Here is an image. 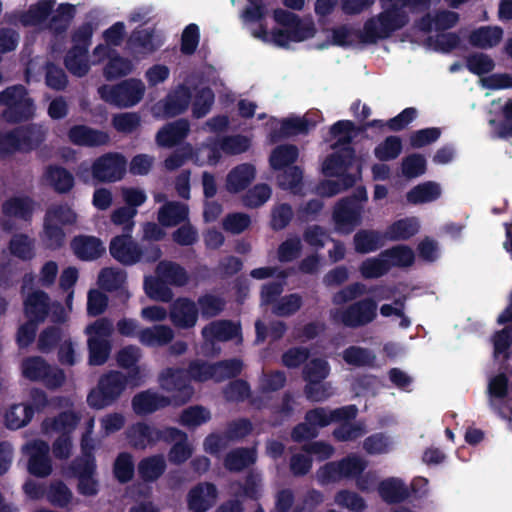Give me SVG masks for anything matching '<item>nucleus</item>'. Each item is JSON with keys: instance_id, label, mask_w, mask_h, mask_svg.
I'll list each match as a JSON object with an SVG mask.
<instances>
[{"instance_id": "obj_9", "label": "nucleus", "mask_w": 512, "mask_h": 512, "mask_svg": "<svg viewBox=\"0 0 512 512\" xmlns=\"http://www.w3.org/2000/svg\"><path fill=\"white\" fill-rule=\"evenodd\" d=\"M164 43L155 28L136 27L129 35L126 46L135 57L146 58L159 50Z\"/></svg>"}, {"instance_id": "obj_12", "label": "nucleus", "mask_w": 512, "mask_h": 512, "mask_svg": "<svg viewBox=\"0 0 512 512\" xmlns=\"http://www.w3.org/2000/svg\"><path fill=\"white\" fill-rule=\"evenodd\" d=\"M109 252L124 266H132L140 262V245L133 240L132 234L113 237L109 244Z\"/></svg>"}, {"instance_id": "obj_31", "label": "nucleus", "mask_w": 512, "mask_h": 512, "mask_svg": "<svg viewBox=\"0 0 512 512\" xmlns=\"http://www.w3.org/2000/svg\"><path fill=\"white\" fill-rule=\"evenodd\" d=\"M53 7L54 0H40L31 5L26 11L20 12L18 21L24 27L40 25L51 15Z\"/></svg>"}, {"instance_id": "obj_46", "label": "nucleus", "mask_w": 512, "mask_h": 512, "mask_svg": "<svg viewBox=\"0 0 512 512\" xmlns=\"http://www.w3.org/2000/svg\"><path fill=\"white\" fill-rule=\"evenodd\" d=\"M34 409L25 403L13 404L5 413V424L8 429L17 430L30 423Z\"/></svg>"}, {"instance_id": "obj_25", "label": "nucleus", "mask_w": 512, "mask_h": 512, "mask_svg": "<svg viewBox=\"0 0 512 512\" xmlns=\"http://www.w3.org/2000/svg\"><path fill=\"white\" fill-rule=\"evenodd\" d=\"M377 491L381 499L387 504L402 503L410 496V491L403 480L395 477L380 481Z\"/></svg>"}, {"instance_id": "obj_38", "label": "nucleus", "mask_w": 512, "mask_h": 512, "mask_svg": "<svg viewBox=\"0 0 512 512\" xmlns=\"http://www.w3.org/2000/svg\"><path fill=\"white\" fill-rule=\"evenodd\" d=\"M361 178V167L358 166L357 175H343L338 180L325 179L317 186V193L323 197H332L342 191L353 187L358 179Z\"/></svg>"}, {"instance_id": "obj_48", "label": "nucleus", "mask_w": 512, "mask_h": 512, "mask_svg": "<svg viewBox=\"0 0 512 512\" xmlns=\"http://www.w3.org/2000/svg\"><path fill=\"white\" fill-rule=\"evenodd\" d=\"M75 15L76 7L73 4L61 3L49 21V28L56 35H61L67 31Z\"/></svg>"}, {"instance_id": "obj_43", "label": "nucleus", "mask_w": 512, "mask_h": 512, "mask_svg": "<svg viewBox=\"0 0 512 512\" xmlns=\"http://www.w3.org/2000/svg\"><path fill=\"white\" fill-rule=\"evenodd\" d=\"M44 220L54 225L73 226L77 222L76 212L66 203L50 205L44 215Z\"/></svg>"}, {"instance_id": "obj_55", "label": "nucleus", "mask_w": 512, "mask_h": 512, "mask_svg": "<svg viewBox=\"0 0 512 512\" xmlns=\"http://www.w3.org/2000/svg\"><path fill=\"white\" fill-rule=\"evenodd\" d=\"M144 290L147 296L156 301L168 303L173 298V291L163 278L146 277L144 280Z\"/></svg>"}, {"instance_id": "obj_13", "label": "nucleus", "mask_w": 512, "mask_h": 512, "mask_svg": "<svg viewBox=\"0 0 512 512\" xmlns=\"http://www.w3.org/2000/svg\"><path fill=\"white\" fill-rule=\"evenodd\" d=\"M356 158L353 147H342L329 154L322 164V173L326 177L342 178L343 175H353L348 172Z\"/></svg>"}, {"instance_id": "obj_53", "label": "nucleus", "mask_w": 512, "mask_h": 512, "mask_svg": "<svg viewBox=\"0 0 512 512\" xmlns=\"http://www.w3.org/2000/svg\"><path fill=\"white\" fill-rule=\"evenodd\" d=\"M342 358L348 365L355 367L372 366L376 360V356L368 348L360 346H349L342 352Z\"/></svg>"}, {"instance_id": "obj_20", "label": "nucleus", "mask_w": 512, "mask_h": 512, "mask_svg": "<svg viewBox=\"0 0 512 512\" xmlns=\"http://www.w3.org/2000/svg\"><path fill=\"white\" fill-rule=\"evenodd\" d=\"M125 434L129 445L136 450H145L156 445V427L145 422L130 425Z\"/></svg>"}, {"instance_id": "obj_64", "label": "nucleus", "mask_w": 512, "mask_h": 512, "mask_svg": "<svg viewBox=\"0 0 512 512\" xmlns=\"http://www.w3.org/2000/svg\"><path fill=\"white\" fill-rule=\"evenodd\" d=\"M214 380L222 382L226 379L235 378L241 374L243 362L238 358L221 360L213 363Z\"/></svg>"}, {"instance_id": "obj_10", "label": "nucleus", "mask_w": 512, "mask_h": 512, "mask_svg": "<svg viewBox=\"0 0 512 512\" xmlns=\"http://www.w3.org/2000/svg\"><path fill=\"white\" fill-rule=\"evenodd\" d=\"M363 205H355L347 199H339L332 212L335 228L342 234L352 233L363 222Z\"/></svg>"}, {"instance_id": "obj_27", "label": "nucleus", "mask_w": 512, "mask_h": 512, "mask_svg": "<svg viewBox=\"0 0 512 512\" xmlns=\"http://www.w3.org/2000/svg\"><path fill=\"white\" fill-rule=\"evenodd\" d=\"M385 232L374 229H360L353 236L354 249L359 254H368L382 248L385 244Z\"/></svg>"}, {"instance_id": "obj_41", "label": "nucleus", "mask_w": 512, "mask_h": 512, "mask_svg": "<svg viewBox=\"0 0 512 512\" xmlns=\"http://www.w3.org/2000/svg\"><path fill=\"white\" fill-rule=\"evenodd\" d=\"M79 421L80 417L77 413L72 410H66L53 418L45 419L43 426L46 430L50 429L60 434L67 433L70 435L77 427Z\"/></svg>"}, {"instance_id": "obj_57", "label": "nucleus", "mask_w": 512, "mask_h": 512, "mask_svg": "<svg viewBox=\"0 0 512 512\" xmlns=\"http://www.w3.org/2000/svg\"><path fill=\"white\" fill-rule=\"evenodd\" d=\"M330 374V365L323 358H313L305 364L302 377L306 383L324 381Z\"/></svg>"}, {"instance_id": "obj_6", "label": "nucleus", "mask_w": 512, "mask_h": 512, "mask_svg": "<svg viewBox=\"0 0 512 512\" xmlns=\"http://www.w3.org/2000/svg\"><path fill=\"white\" fill-rule=\"evenodd\" d=\"M376 317L377 302L372 298H364L337 311L333 319L345 327L356 329L370 324Z\"/></svg>"}, {"instance_id": "obj_30", "label": "nucleus", "mask_w": 512, "mask_h": 512, "mask_svg": "<svg viewBox=\"0 0 512 512\" xmlns=\"http://www.w3.org/2000/svg\"><path fill=\"white\" fill-rule=\"evenodd\" d=\"M420 230V223L416 217H405L390 224L385 232L389 241H405L415 236Z\"/></svg>"}, {"instance_id": "obj_14", "label": "nucleus", "mask_w": 512, "mask_h": 512, "mask_svg": "<svg viewBox=\"0 0 512 512\" xmlns=\"http://www.w3.org/2000/svg\"><path fill=\"white\" fill-rule=\"evenodd\" d=\"M197 304L188 297L177 298L170 307L169 317L173 325L180 329L193 328L198 320Z\"/></svg>"}, {"instance_id": "obj_50", "label": "nucleus", "mask_w": 512, "mask_h": 512, "mask_svg": "<svg viewBox=\"0 0 512 512\" xmlns=\"http://www.w3.org/2000/svg\"><path fill=\"white\" fill-rule=\"evenodd\" d=\"M211 420V412L202 405L189 406L182 410L179 416V424L194 429Z\"/></svg>"}, {"instance_id": "obj_4", "label": "nucleus", "mask_w": 512, "mask_h": 512, "mask_svg": "<svg viewBox=\"0 0 512 512\" xmlns=\"http://www.w3.org/2000/svg\"><path fill=\"white\" fill-rule=\"evenodd\" d=\"M145 93V85L140 79L129 78L115 85L103 84L98 94L106 103L118 108H129L138 104Z\"/></svg>"}, {"instance_id": "obj_17", "label": "nucleus", "mask_w": 512, "mask_h": 512, "mask_svg": "<svg viewBox=\"0 0 512 512\" xmlns=\"http://www.w3.org/2000/svg\"><path fill=\"white\" fill-rule=\"evenodd\" d=\"M68 139L72 144L83 147L103 146L110 140L106 132L84 124L72 126L68 131Z\"/></svg>"}, {"instance_id": "obj_63", "label": "nucleus", "mask_w": 512, "mask_h": 512, "mask_svg": "<svg viewBox=\"0 0 512 512\" xmlns=\"http://www.w3.org/2000/svg\"><path fill=\"white\" fill-rule=\"evenodd\" d=\"M359 272L364 279H377L389 272V265L380 254L378 257L367 258L361 262Z\"/></svg>"}, {"instance_id": "obj_11", "label": "nucleus", "mask_w": 512, "mask_h": 512, "mask_svg": "<svg viewBox=\"0 0 512 512\" xmlns=\"http://www.w3.org/2000/svg\"><path fill=\"white\" fill-rule=\"evenodd\" d=\"M23 450L29 456L27 470L31 475L38 478H46L52 473L53 467L49 455L50 447L47 442L33 440L27 443Z\"/></svg>"}, {"instance_id": "obj_8", "label": "nucleus", "mask_w": 512, "mask_h": 512, "mask_svg": "<svg viewBox=\"0 0 512 512\" xmlns=\"http://www.w3.org/2000/svg\"><path fill=\"white\" fill-rule=\"evenodd\" d=\"M126 165L127 161L122 154L109 152L94 160L91 173L97 182L113 183L124 177Z\"/></svg>"}, {"instance_id": "obj_39", "label": "nucleus", "mask_w": 512, "mask_h": 512, "mask_svg": "<svg viewBox=\"0 0 512 512\" xmlns=\"http://www.w3.org/2000/svg\"><path fill=\"white\" fill-rule=\"evenodd\" d=\"M45 175L53 189L59 194H66L74 187L73 174L62 166H48Z\"/></svg>"}, {"instance_id": "obj_23", "label": "nucleus", "mask_w": 512, "mask_h": 512, "mask_svg": "<svg viewBox=\"0 0 512 512\" xmlns=\"http://www.w3.org/2000/svg\"><path fill=\"white\" fill-rule=\"evenodd\" d=\"M256 176L255 166L250 163H242L229 171L226 177V189L236 194L244 191L252 183Z\"/></svg>"}, {"instance_id": "obj_59", "label": "nucleus", "mask_w": 512, "mask_h": 512, "mask_svg": "<svg viewBox=\"0 0 512 512\" xmlns=\"http://www.w3.org/2000/svg\"><path fill=\"white\" fill-rule=\"evenodd\" d=\"M197 307L204 319H211L220 315L225 309V300L217 295L206 293L197 299Z\"/></svg>"}, {"instance_id": "obj_42", "label": "nucleus", "mask_w": 512, "mask_h": 512, "mask_svg": "<svg viewBox=\"0 0 512 512\" xmlns=\"http://www.w3.org/2000/svg\"><path fill=\"white\" fill-rule=\"evenodd\" d=\"M87 56L88 52L84 48L72 46L64 57V65L74 76L83 77L90 69Z\"/></svg>"}, {"instance_id": "obj_26", "label": "nucleus", "mask_w": 512, "mask_h": 512, "mask_svg": "<svg viewBox=\"0 0 512 512\" xmlns=\"http://www.w3.org/2000/svg\"><path fill=\"white\" fill-rule=\"evenodd\" d=\"M257 452L254 447H238L229 451L224 457V467L229 472L238 473L254 465Z\"/></svg>"}, {"instance_id": "obj_44", "label": "nucleus", "mask_w": 512, "mask_h": 512, "mask_svg": "<svg viewBox=\"0 0 512 512\" xmlns=\"http://www.w3.org/2000/svg\"><path fill=\"white\" fill-rule=\"evenodd\" d=\"M380 256L385 258L389 265V270L392 267H409L415 261L414 252L407 245H396L385 249L380 252Z\"/></svg>"}, {"instance_id": "obj_40", "label": "nucleus", "mask_w": 512, "mask_h": 512, "mask_svg": "<svg viewBox=\"0 0 512 512\" xmlns=\"http://www.w3.org/2000/svg\"><path fill=\"white\" fill-rule=\"evenodd\" d=\"M187 219V206L178 202H168L158 211V221L164 227L176 226Z\"/></svg>"}, {"instance_id": "obj_60", "label": "nucleus", "mask_w": 512, "mask_h": 512, "mask_svg": "<svg viewBox=\"0 0 512 512\" xmlns=\"http://www.w3.org/2000/svg\"><path fill=\"white\" fill-rule=\"evenodd\" d=\"M215 101L213 90L208 87L200 88L192 102V115L194 118L200 119L205 117L211 110Z\"/></svg>"}, {"instance_id": "obj_47", "label": "nucleus", "mask_w": 512, "mask_h": 512, "mask_svg": "<svg viewBox=\"0 0 512 512\" xmlns=\"http://www.w3.org/2000/svg\"><path fill=\"white\" fill-rule=\"evenodd\" d=\"M441 189L439 184L427 181L416 185L408 191L406 198L411 204L432 202L440 197Z\"/></svg>"}, {"instance_id": "obj_21", "label": "nucleus", "mask_w": 512, "mask_h": 512, "mask_svg": "<svg viewBox=\"0 0 512 512\" xmlns=\"http://www.w3.org/2000/svg\"><path fill=\"white\" fill-rule=\"evenodd\" d=\"M49 296L42 290H36L24 300V313L32 322H44L49 313Z\"/></svg>"}, {"instance_id": "obj_49", "label": "nucleus", "mask_w": 512, "mask_h": 512, "mask_svg": "<svg viewBox=\"0 0 512 512\" xmlns=\"http://www.w3.org/2000/svg\"><path fill=\"white\" fill-rule=\"evenodd\" d=\"M114 478L120 484H126L133 480L135 475V464L133 456L129 452H120L113 463Z\"/></svg>"}, {"instance_id": "obj_22", "label": "nucleus", "mask_w": 512, "mask_h": 512, "mask_svg": "<svg viewBox=\"0 0 512 512\" xmlns=\"http://www.w3.org/2000/svg\"><path fill=\"white\" fill-rule=\"evenodd\" d=\"M192 93L188 86L180 84L173 92L169 93L163 102L165 117L172 118L184 113L191 102Z\"/></svg>"}, {"instance_id": "obj_34", "label": "nucleus", "mask_w": 512, "mask_h": 512, "mask_svg": "<svg viewBox=\"0 0 512 512\" xmlns=\"http://www.w3.org/2000/svg\"><path fill=\"white\" fill-rule=\"evenodd\" d=\"M241 328L239 324L231 320H220L212 322L202 330L204 338H212L217 341H230L239 336Z\"/></svg>"}, {"instance_id": "obj_51", "label": "nucleus", "mask_w": 512, "mask_h": 512, "mask_svg": "<svg viewBox=\"0 0 512 512\" xmlns=\"http://www.w3.org/2000/svg\"><path fill=\"white\" fill-rule=\"evenodd\" d=\"M126 279L127 274L124 270L114 267H105L99 272L98 284L104 291L114 292L124 286Z\"/></svg>"}, {"instance_id": "obj_37", "label": "nucleus", "mask_w": 512, "mask_h": 512, "mask_svg": "<svg viewBox=\"0 0 512 512\" xmlns=\"http://www.w3.org/2000/svg\"><path fill=\"white\" fill-rule=\"evenodd\" d=\"M39 240L45 250L58 251L65 245L66 233L60 225H54L43 219Z\"/></svg>"}, {"instance_id": "obj_19", "label": "nucleus", "mask_w": 512, "mask_h": 512, "mask_svg": "<svg viewBox=\"0 0 512 512\" xmlns=\"http://www.w3.org/2000/svg\"><path fill=\"white\" fill-rule=\"evenodd\" d=\"M216 497L217 488L213 483H199L188 492V508L193 512H206L213 505Z\"/></svg>"}, {"instance_id": "obj_61", "label": "nucleus", "mask_w": 512, "mask_h": 512, "mask_svg": "<svg viewBox=\"0 0 512 512\" xmlns=\"http://www.w3.org/2000/svg\"><path fill=\"white\" fill-rule=\"evenodd\" d=\"M402 148L401 138L391 135L375 147L374 155L380 161H391L401 154Z\"/></svg>"}, {"instance_id": "obj_45", "label": "nucleus", "mask_w": 512, "mask_h": 512, "mask_svg": "<svg viewBox=\"0 0 512 512\" xmlns=\"http://www.w3.org/2000/svg\"><path fill=\"white\" fill-rule=\"evenodd\" d=\"M238 490L235 493L237 498L259 501L262 497V478L259 473L249 471L243 482H237Z\"/></svg>"}, {"instance_id": "obj_56", "label": "nucleus", "mask_w": 512, "mask_h": 512, "mask_svg": "<svg viewBox=\"0 0 512 512\" xmlns=\"http://www.w3.org/2000/svg\"><path fill=\"white\" fill-rule=\"evenodd\" d=\"M89 364L101 366L106 363L111 352V343L109 339L101 337H89L88 341Z\"/></svg>"}, {"instance_id": "obj_36", "label": "nucleus", "mask_w": 512, "mask_h": 512, "mask_svg": "<svg viewBox=\"0 0 512 512\" xmlns=\"http://www.w3.org/2000/svg\"><path fill=\"white\" fill-rule=\"evenodd\" d=\"M299 156L298 147L294 144H281L276 146L270 156L269 165L274 171H281L293 166Z\"/></svg>"}, {"instance_id": "obj_33", "label": "nucleus", "mask_w": 512, "mask_h": 512, "mask_svg": "<svg viewBox=\"0 0 512 512\" xmlns=\"http://www.w3.org/2000/svg\"><path fill=\"white\" fill-rule=\"evenodd\" d=\"M34 201L29 196H13L4 201V215L23 221H31L34 213Z\"/></svg>"}, {"instance_id": "obj_52", "label": "nucleus", "mask_w": 512, "mask_h": 512, "mask_svg": "<svg viewBox=\"0 0 512 512\" xmlns=\"http://www.w3.org/2000/svg\"><path fill=\"white\" fill-rule=\"evenodd\" d=\"M71 489L62 481L54 480L48 485L47 501L54 507L67 508L73 501Z\"/></svg>"}, {"instance_id": "obj_1", "label": "nucleus", "mask_w": 512, "mask_h": 512, "mask_svg": "<svg viewBox=\"0 0 512 512\" xmlns=\"http://www.w3.org/2000/svg\"><path fill=\"white\" fill-rule=\"evenodd\" d=\"M46 139L41 125L29 123L9 131L0 132V159H6L17 152L29 153L36 150Z\"/></svg>"}, {"instance_id": "obj_29", "label": "nucleus", "mask_w": 512, "mask_h": 512, "mask_svg": "<svg viewBox=\"0 0 512 512\" xmlns=\"http://www.w3.org/2000/svg\"><path fill=\"white\" fill-rule=\"evenodd\" d=\"M166 468L163 455L156 454L141 459L137 465V472L144 483H153L165 473Z\"/></svg>"}, {"instance_id": "obj_18", "label": "nucleus", "mask_w": 512, "mask_h": 512, "mask_svg": "<svg viewBox=\"0 0 512 512\" xmlns=\"http://www.w3.org/2000/svg\"><path fill=\"white\" fill-rule=\"evenodd\" d=\"M74 255L82 261H94L106 251L102 241L95 236L77 235L70 243Z\"/></svg>"}, {"instance_id": "obj_54", "label": "nucleus", "mask_w": 512, "mask_h": 512, "mask_svg": "<svg viewBox=\"0 0 512 512\" xmlns=\"http://www.w3.org/2000/svg\"><path fill=\"white\" fill-rule=\"evenodd\" d=\"M133 70V63L128 58L120 56L117 52L113 54L103 69L106 80L111 81L130 74Z\"/></svg>"}, {"instance_id": "obj_15", "label": "nucleus", "mask_w": 512, "mask_h": 512, "mask_svg": "<svg viewBox=\"0 0 512 512\" xmlns=\"http://www.w3.org/2000/svg\"><path fill=\"white\" fill-rule=\"evenodd\" d=\"M171 402L169 397L148 389L135 394L131 404L136 415L145 416L169 406Z\"/></svg>"}, {"instance_id": "obj_35", "label": "nucleus", "mask_w": 512, "mask_h": 512, "mask_svg": "<svg viewBox=\"0 0 512 512\" xmlns=\"http://www.w3.org/2000/svg\"><path fill=\"white\" fill-rule=\"evenodd\" d=\"M503 37V30L499 26H482L474 29L469 35V43L473 47L487 49L495 47Z\"/></svg>"}, {"instance_id": "obj_16", "label": "nucleus", "mask_w": 512, "mask_h": 512, "mask_svg": "<svg viewBox=\"0 0 512 512\" xmlns=\"http://www.w3.org/2000/svg\"><path fill=\"white\" fill-rule=\"evenodd\" d=\"M190 124L181 118L165 124L156 134L155 141L159 147L172 148L180 144L189 134Z\"/></svg>"}, {"instance_id": "obj_32", "label": "nucleus", "mask_w": 512, "mask_h": 512, "mask_svg": "<svg viewBox=\"0 0 512 512\" xmlns=\"http://www.w3.org/2000/svg\"><path fill=\"white\" fill-rule=\"evenodd\" d=\"M156 274L163 278L168 285L184 287L189 283L190 277L187 270L180 264L163 260L156 267Z\"/></svg>"}, {"instance_id": "obj_58", "label": "nucleus", "mask_w": 512, "mask_h": 512, "mask_svg": "<svg viewBox=\"0 0 512 512\" xmlns=\"http://www.w3.org/2000/svg\"><path fill=\"white\" fill-rule=\"evenodd\" d=\"M272 189L266 183H259L249 188L242 196V204L250 209L263 206L271 197Z\"/></svg>"}, {"instance_id": "obj_3", "label": "nucleus", "mask_w": 512, "mask_h": 512, "mask_svg": "<svg viewBox=\"0 0 512 512\" xmlns=\"http://www.w3.org/2000/svg\"><path fill=\"white\" fill-rule=\"evenodd\" d=\"M127 387V378L121 371L110 370L104 373L98 381L97 387L87 396V403L91 408L103 409L114 404Z\"/></svg>"}, {"instance_id": "obj_28", "label": "nucleus", "mask_w": 512, "mask_h": 512, "mask_svg": "<svg viewBox=\"0 0 512 512\" xmlns=\"http://www.w3.org/2000/svg\"><path fill=\"white\" fill-rule=\"evenodd\" d=\"M173 338V329L163 324L146 327L138 332L139 342L147 347H164L171 343Z\"/></svg>"}, {"instance_id": "obj_24", "label": "nucleus", "mask_w": 512, "mask_h": 512, "mask_svg": "<svg viewBox=\"0 0 512 512\" xmlns=\"http://www.w3.org/2000/svg\"><path fill=\"white\" fill-rule=\"evenodd\" d=\"M316 126V122L309 121L306 118L294 117L283 119L280 127L270 133L272 142H278L282 139L307 134L310 129Z\"/></svg>"}, {"instance_id": "obj_62", "label": "nucleus", "mask_w": 512, "mask_h": 512, "mask_svg": "<svg viewBox=\"0 0 512 512\" xmlns=\"http://www.w3.org/2000/svg\"><path fill=\"white\" fill-rule=\"evenodd\" d=\"M23 376L30 381H42L49 364L40 356L27 357L21 364Z\"/></svg>"}, {"instance_id": "obj_5", "label": "nucleus", "mask_w": 512, "mask_h": 512, "mask_svg": "<svg viewBox=\"0 0 512 512\" xmlns=\"http://www.w3.org/2000/svg\"><path fill=\"white\" fill-rule=\"evenodd\" d=\"M0 105L6 106L3 116L9 123H21L34 115V104L24 86L15 85L0 92Z\"/></svg>"}, {"instance_id": "obj_2", "label": "nucleus", "mask_w": 512, "mask_h": 512, "mask_svg": "<svg viewBox=\"0 0 512 512\" xmlns=\"http://www.w3.org/2000/svg\"><path fill=\"white\" fill-rule=\"evenodd\" d=\"M407 23L408 16L403 10L387 6L377 16L367 19L362 31L354 33L362 43L375 44L378 40L389 38Z\"/></svg>"}, {"instance_id": "obj_7", "label": "nucleus", "mask_w": 512, "mask_h": 512, "mask_svg": "<svg viewBox=\"0 0 512 512\" xmlns=\"http://www.w3.org/2000/svg\"><path fill=\"white\" fill-rule=\"evenodd\" d=\"M159 381L164 390L173 393L172 401L175 405L188 403L194 395V388L186 369L168 367L161 372Z\"/></svg>"}]
</instances>
